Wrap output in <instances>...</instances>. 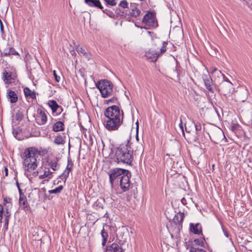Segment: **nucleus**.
<instances>
[{"label": "nucleus", "mask_w": 252, "mask_h": 252, "mask_svg": "<svg viewBox=\"0 0 252 252\" xmlns=\"http://www.w3.org/2000/svg\"><path fill=\"white\" fill-rule=\"evenodd\" d=\"M194 242L198 245L202 246L204 244V239H196L194 240Z\"/></svg>", "instance_id": "nucleus-43"}, {"label": "nucleus", "mask_w": 252, "mask_h": 252, "mask_svg": "<svg viewBox=\"0 0 252 252\" xmlns=\"http://www.w3.org/2000/svg\"><path fill=\"white\" fill-rule=\"evenodd\" d=\"M7 97L11 103H15L18 100L17 94L15 92L11 90L7 91Z\"/></svg>", "instance_id": "nucleus-24"}, {"label": "nucleus", "mask_w": 252, "mask_h": 252, "mask_svg": "<svg viewBox=\"0 0 252 252\" xmlns=\"http://www.w3.org/2000/svg\"><path fill=\"white\" fill-rule=\"evenodd\" d=\"M2 78L6 84L11 83L12 81L13 80V78L12 77L11 73L8 72L6 71L3 72Z\"/></svg>", "instance_id": "nucleus-29"}, {"label": "nucleus", "mask_w": 252, "mask_h": 252, "mask_svg": "<svg viewBox=\"0 0 252 252\" xmlns=\"http://www.w3.org/2000/svg\"><path fill=\"white\" fill-rule=\"evenodd\" d=\"M47 163L48 165L54 171H56L59 168L60 165L58 163V160L57 159H49L47 161Z\"/></svg>", "instance_id": "nucleus-27"}, {"label": "nucleus", "mask_w": 252, "mask_h": 252, "mask_svg": "<svg viewBox=\"0 0 252 252\" xmlns=\"http://www.w3.org/2000/svg\"><path fill=\"white\" fill-rule=\"evenodd\" d=\"M16 186H17V188H18V191H19V194H21V193H23V192H22V189H21V188H20V185H19V183H18V181H17V182H16Z\"/></svg>", "instance_id": "nucleus-47"}, {"label": "nucleus", "mask_w": 252, "mask_h": 252, "mask_svg": "<svg viewBox=\"0 0 252 252\" xmlns=\"http://www.w3.org/2000/svg\"><path fill=\"white\" fill-rule=\"evenodd\" d=\"M167 43L165 41L162 42V46L160 49V52H156L155 51L150 50L146 53V56L147 58L151 59L152 61H156L159 56L164 53L166 50V46Z\"/></svg>", "instance_id": "nucleus-7"}, {"label": "nucleus", "mask_w": 252, "mask_h": 252, "mask_svg": "<svg viewBox=\"0 0 252 252\" xmlns=\"http://www.w3.org/2000/svg\"><path fill=\"white\" fill-rule=\"evenodd\" d=\"M101 235L102 238V245L103 247H104L106 245L108 237L107 232L105 230L104 228H103L101 231Z\"/></svg>", "instance_id": "nucleus-31"}, {"label": "nucleus", "mask_w": 252, "mask_h": 252, "mask_svg": "<svg viewBox=\"0 0 252 252\" xmlns=\"http://www.w3.org/2000/svg\"><path fill=\"white\" fill-rule=\"evenodd\" d=\"M41 154V151L35 147H30L24 151L22 157L23 168L25 176L29 179L38 175L39 171L36 169L38 164L37 158Z\"/></svg>", "instance_id": "nucleus-1"}, {"label": "nucleus", "mask_w": 252, "mask_h": 252, "mask_svg": "<svg viewBox=\"0 0 252 252\" xmlns=\"http://www.w3.org/2000/svg\"><path fill=\"white\" fill-rule=\"evenodd\" d=\"M140 151H143V148L142 145H140Z\"/></svg>", "instance_id": "nucleus-55"}, {"label": "nucleus", "mask_w": 252, "mask_h": 252, "mask_svg": "<svg viewBox=\"0 0 252 252\" xmlns=\"http://www.w3.org/2000/svg\"><path fill=\"white\" fill-rule=\"evenodd\" d=\"M4 171H5V176H7L8 175V169L7 167L4 168Z\"/></svg>", "instance_id": "nucleus-52"}, {"label": "nucleus", "mask_w": 252, "mask_h": 252, "mask_svg": "<svg viewBox=\"0 0 252 252\" xmlns=\"http://www.w3.org/2000/svg\"><path fill=\"white\" fill-rule=\"evenodd\" d=\"M63 187L62 186H60L54 189L50 190L49 191V192L50 194H52V193L57 194V193H59L61 192V191L63 190Z\"/></svg>", "instance_id": "nucleus-35"}, {"label": "nucleus", "mask_w": 252, "mask_h": 252, "mask_svg": "<svg viewBox=\"0 0 252 252\" xmlns=\"http://www.w3.org/2000/svg\"><path fill=\"white\" fill-rule=\"evenodd\" d=\"M108 5L111 6L116 5L118 0H104Z\"/></svg>", "instance_id": "nucleus-40"}, {"label": "nucleus", "mask_w": 252, "mask_h": 252, "mask_svg": "<svg viewBox=\"0 0 252 252\" xmlns=\"http://www.w3.org/2000/svg\"><path fill=\"white\" fill-rule=\"evenodd\" d=\"M53 74H54V76L56 81L57 82H59L60 81V76H58L57 75L55 70H54L53 71Z\"/></svg>", "instance_id": "nucleus-45"}, {"label": "nucleus", "mask_w": 252, "mask_h": 252, "mask_svg": "<svg viewBox=\"0 0 252 252\" xmlns=\"http://www.w3.org/2000/svg\"><path fill=\"white\" fill-rule=\"evenodd\" d=\"M118 238L121 242L124 243L126 241L128 236V230L125 227L120 229L117 235Z\"/></svg>", "instance_id": "nucleus-14"}, {"label": "nucleus", "mask_w": 252, "mask_h": 252, "mask_svg": "<svg viewBox=\"0 0 252 252\" xmlns=\"http://www.w3.org/2000/svg\"><path fill=\"white\" fill-rule=\"evenodd\" d=\"M4 208L1 204H0V222L1 223L3 218V215H4Z\"/></svg>", "instance_id": "nucleus-42"}, {"label": "nucleus", "mask_w": 252, "mask_h": 252, "mask_svg": "<svg viewBox=\"0 0 252 252\" xmlns=\"http://www.w3.org/2000/svg\"><path fill=\"white\" fill-rule=\"evenodd\" d=\"M140 10L137 8L135 5H133L131 6L130 9L129 11V14L130 16L137 17L140 15Z\"/></svg>", "instance_id": "nucleus-26"}, {"label": "nucleus", "mask_w": 252, "mask_h": 252, "mask_svg": "<svg viewBox=\"0 0 252 252\" xmlns=\"http://www.w3.org/2000/svg\"><path fill=\"white\" fill-rule=\"evenodd\" d=\"M118 103V98L114 95H113V96L111 98L104 100V103L107 104L110 103L117 104Z\"/></svg>", "instance_id": "nucleus-33"}, {"label": "nucleus", "mask_w": 252, "mask_h": 252, "mask_svg": "<svg viewBox=\"0 0 252 252\" xmlns=\"http://www.w3.org/2000/svg\"><path fill=\"white\" fill-rule=\"evenodd\" d=\"M194 126L196 131V136L195 141L198 143L203 142V140L201 139V125L199 122L194 123Z\"/></svg>", "instance_id": "nucleus-16"}, {"label": "nucleus", "mask_w": 252, "mask_h": 252, "mask_svg": "<svg viewBox=\"0 0 252 252\" xmlns=\"http://www.w3.org/2000/svg\"><path fill=\"white\" fill-rule=\"evenodd\" d=\"M190 231L195 234H202V227L200 223H190Z\"/></svg>", "instance_id": "nucleus-22"}, {"label": "nucleus", "mask_w": 252, "mask_h": 252, "mask_svg": "<svg viewBox=\"0 0 252 252\" xmlns=\"http://www.w3.org/2000/svg\"><path fill=\"white\" fill-rule=\"evenodd\" d=\"M202 79L206 89L209 92L214 93V90L213 85V80L211 76L208 73L206 74L204 73L202 75Z\"/></svg>", "instance_id": "nucleus-10"}, {"label": "nucleus", "mask_w": 252, "mask_h": 252, "mask_svg": "<svg viewBox=\"0 0 252 252\" xmlns=\"http://www.w3.org/2000/svg\"><path fill=\"white\" fill-rule=\"evenodd\" d=\"M106 252H123V250L117 244L114 243L107 247Z\"/></svg>", "instance_id": "nucleus-19"}, {"label": "nucleus", "mask_w": 252, "mask_h": 252, "mask_svg": "<svg viewBox=\"0 0 252 252\" xmlns=\"http://www.w3.org/2000/svg\"><path fill=\"white\" fill-rule=\"evenodd\" d=\"M189 252H206V251L203 249L191 247L189 249Z\"/></svg>", "instance_id": "nucleus-38"}, {"label": "nucleus", "mask_w": 252, "mask_h": 252, "mask_svg": "<svg viewBox=\"0 0 252 252\" xmlns=\"http://www.w3.org/2000/svg\"><path fill=\"white\" fill-rule=\"evenodd\" d=\"M128 134H129V133H128ZM130 139V136H129V135H128V139H127V140H128L129 141Z\"/></svg>", "instance_id": "nucleus-58"}, {"label": "nucleus", "mask_w": 252, "mask_h": 252, "mask_svg": "<svg viewBox=\"0 0 252 252\" xmlns=\"http://www.w3.org/2000/svg\"><path fill=\"white\" fill-rule=\"evenodd\" d=\"M4 216L5 217L4 219V226L5 227L6 229H7L8 228V221H9V218L10 216V212H8V214H6V212H4Z\"/></svg>", "instance_id": "nucleus-34"}, {"label": "nucleus", "mask_w": 252, "mask_h": 252, "mask_svg": "<svg viewBox=\"0 0 252 252\" xmlns=\"http://www.w3.org/2000/svg\"><path fill=\"white\" fill-rule=\"evenodd\" d=\"M131 143L127 140L126 145H121L116 150L115 155V160L118 163H124L131 164L133 160V150L131 147Z\"/></svg>", "instance_id": "nucleus-3"}, {"label": "nucleus", "mask_w": 252, "mask_h": 252, "mask_svg": "<svg viewBox=\"0 0 252 252\" xmlns=\"http://www.w3.org/2000/svg\"><path fill=\"white\" fill-rule=\"evenodd\" d=\"M119 6L121 7L124 9V10L126 11V9H128V2L126 0H123L120 1V2L119 4Z\"/></svg>", "instance_id": "nucleus-36"}, {"label": "nucleus", "mask_w": 252, "mask_h": 252, "mask_svg": "<svg viewBox=\"0 0 252 252\" xmlns=\"http://www.w3.org/2000/svg\"><path fill=\"white\" fill-rule=\"evenodd\" d=\"M147 33L148 34V35H149L150 36L151 35V32H147Z\"/></svg>", "instance_id": "nucleus-57"}, {"label": "nucleus", "mask_w": 252, "mask_h": 252, "mask_svg": "<svg viewBox=\"0 0 252 252\" xmlns=\"http://www.w3.org/2000/svg\"><path fill=\"white\" fill-rule=\"evenodd\" d=\"M63 109L61 106H58L57 107V110L56 111V114L59 115L60 114L63 112Z\"/></svg>", "instance_id": "nucleus-44"}, {"label": "nucleus", "mask_w": 252, "mask_h": 252, "mask_svg": "<svg viewBox=\"0 0 252 252\" xmlns=\"http://www.w3.org/2000/svg\"><path fill=\"white\" fill-rule=\"evenodd\" d=\"M1 54L4 57L10 56L11 55L19 56V53L15 51V49L9 46H7L4 48L2 51H1Z\"/></svg>", "instance_id": "nucleus-13"}, {"label": "nucleus", "mask_w": 252, "mask_h": 252, "mask_svg": "<svg viewBox=\"0 0 252 252\" xmlns=\"http://www.w3.org/2000/svg\"><path fill=\"white\" fill-rule=\"evenodd\" d=\"M37 196V194L33 193L30 192L29 193L28 197L30 200H32V202H34L35 200H36V197Z\"/></svg>", "instance_id": "nucleus-41"}, {"label": "nucleus", "mask_w": 252, "mask_h": 252, "mask_svg": "<svg viewBox=\"0 0 252 252\" xmlns=\"http://www.w3.org/2000/svg\"><path fill=\"white\" fill-rule=\"evenodd\" d=\"M125 173H128V171L121 168H115L111 170L109 173V181L111 185L114 184H118L121 177Z\"/></svg>", "instance_id": "nucleus-5"}, {"label": "nucleus", "mask_w": 252, "mask_h": 252, "mask_svg": "<svg viewBox=\"0 0 252 252\" xmlns=\"http://www.w3.org/2000/svg\"><path fill=\"white\" fill-rule=\"evenodd\" d=\"M0 32L2 33H4V27L2 23L1 20L0 19Z\"/></svg>", "instance_id": "nucleus-46"}, {"label": "nucleus", "mask_w": 252, "mask_h": 252, "mask_svg": "<svg viewBox=\"0 0 252 252\" xmlns=\"http://www.w3.org/2000/svg\"><path fill=\"white\" fill-rule=\"evenodd\" d=\"M49 107L51 108L53 113L56 112L57 107L59 106L57 102L55 100H50L48 103Z\"/></svg>", "instance_id": "nucleus-32"}, {"label": "nucleus", "mask_w": 252, "mask_h": 252, "mask_svg": "<svg viewBox=\"0 0 252 252\" xmlns=\"http://www.w3.org/2000/svg\"><path fill=\"white\" fill-rule=\"evenodd\" d=\"M23 118V115L21 112L18 111V112H16L15 116V118L17 121H20L22 120Z\"/></svg>", "instance_id": "nucleus-39"}, {"label": "nucleus", "mask_w": 252, "mask_h": 252, "mask_svg": "<svg viewBox=\"0 0 252 252\" xmlns=\"http://www.w3.org/2000/svg\"><path fill=\"white\" fill-rule=\"evenodd\" d=\"M216 74L219 77L222 76L223 78H224L225 77V75L220 70H218Z\"/></svg>", "instance_id": "nucleus-48"}, {"label": "nucleus", "mask_w": 252, "mask_h": 252, "mask_svg": "<svg viewBox=\"0 0 252 252\" xmlns=\"http://www.w3.org/2000/svg\"><path fill=\"white\" fill-rule=\"evenodd\" d=\"M224 234L227 237H228V234L226 232H225Z\"/></svg>", "instance_id": "nucleus-56"}, {"label": "nucleus", "mask_w": 252, "mask_h": 252, "mask_svg": "<svg viewBox=\"0 0 252 252\" xmlns=\"http://www.w3.org/2000/svg\"><path fill=\"white\" fill-rule=\"evenodd\" d=\"M65 137L64 135L58 134L55 136L54 142L57 145H63L65 143Z\"/></svg>", "instance_id": "nucleus-25"}, {"label": "nucleus", "mask_w": 252, "mask_h": 252, "mask_svg": "<svg viewBox=\"0 0 252 252\" xmlns=\"http://www.w3.org/2000/svg\"><path fill=\"white\" fill-rule=\"evenodd\" d=\"M218 70L216 68H212L211 69L212 73H216L217 72Z\"/></svg>", "instance_id": "nucleus-49"}, {"label": "nucleus", "mask_w": 252, "mask_h": 252, "mask_svg": "<svg viewBox=\"0 0 252 252\" xmlns=\"http://www.w3.org/2000/svg\"><path fill=\"white\" fill-rule=\"evenodd\" d=\"M64 129L63 123L58 121L55 123L53 126V130L55 132H59L63 130Z\"/></svg>", "instance_id": "nucleus-28"}, {"label": "nucleus", "mask_w": 252, "mask_h": 252, "mask_svg": "<svg viewBox=\"0 0 252 252\" xmlns=\"http://www.w3.org/2000/svg\"><path fill=\"white\" fill-rule=\"evenodd\" d=\"M136 124L137 125L136 131H137V133H138V122H136ZM136 139H137V140H138V135L137 134V136H136Z\"/></svg>", "instance_id": "nucleus-51"}, {"label": "nucleus", "mask_w": 252, "mask_h": 252, "mask_svg": "<svg viewBox=\"0 0 252 252\" xmlns=\"http://www.w3.org/2000/svg\"><path fill=\"white\" fill-rule=\"evenodd\" d=\"M106 119L104 125L108 131L118 130L123 122V112L118 106L114 105L108 107L104 112Z\"/></svg>", "instance_id": "nucleus-2"}, {"label": "nucleus", "mask_w": 252, "mask_h": 252, "mask_svg": "<svg viewBox=\"0 0 252 252\" xmlns=\"http://www.w3.org/2000/svg\"><path fill=\"white\" fill-rule=\"evenodd\" d=\"M224 137L223 132L220 129L217 131H214L212 132L211 135H210V137L215 143H218L222 139V137Z\"/></svg>", "instance_id": "nucleus-11"}, {"label": "nucleus", "mask_w": 252, "mask_h": 252, "mask_svg": "<svg viewBox=\"0 0 252 252\" xmlns=\"http://www.w3.org/2000/svg\"><path fill=\"white\" fill-rule=\"evenodd\" d=\"M224 80L225 81L227 82V83H228V82H230V81H229L227 79V78L226 77H225V76L224 77V78H223Z\"/></svg>", "instance_id": "nucleus-54"}, {"label": "nucleus", "mask_w": 252, "mask_h": 252, "mask_svg": "<svg viewBox=\"0 0 252 252\" xmlns=\"http://www.w3.org/2000/svg\"><path fill=\"white\" fill-rule=\"evenodd\" d=\"M24 93L26 97H30L32 99L36 98L35 92L31 91L29 88H25L24 89Z\"/></svg>", "instance_id": "nucleus-30"}, {"label": "nucleus", "mask_w": 252, "mask_h": 252, "mask_svg": "<svg viewBox=\"0 0 252 252\" xmlns=\"http://www.w3.org/2000/svg\"><path fill=\"white\" fill-rule=\"evenodd\" d=\"M248 249H252V248H248Z\"/></svg>", "instance_id": "nucleus-60"}, {"label": "nucleus", "mask_w": 252, "mask_h": 252, "mask_svg": "<svg viewBox=\"0 0 252 252\" xmlns=\"http://www.w3.org/2000/svg\"><path fill=\"white\" fill-rule=\"evenodd\" d=\"M181 202L184 205H185L186 204V200L185 198H183L181 199Z\"/></svg>", "instance_id": "nucleus-50"}, {"label": "nucleus", "mask_w": 252, "mask_h": 252, "mask_svg": "<svg viewBox=\"0 0 252 252\" xmlns=\"http://www.w3.org/2000/svg\"><path fill=\"white\" fill-rule=\"evenodd\" d=\"M19 205L20 207L24 211H27L28 209V203L26 196L24 193L19 194Z\"/></svg>", "instance_id": "nucleus-15"}, {"label": "nucleus", "mask_w": 252, "mask_h": 252, "mask_svg": "<svg viewBox=\"0 0 252 252\" xmlns=\"http://www.w3.org/2000/svg\"><path fill=\"white\" fill-rule=\"evenodd\" d=\"M96 86L99 89L102 97L107 98L114 95V86L110 81L101 80L96 84Z\"/></svg>", "instance_id": "nucleus-4"}, {"label": "nucleus", "mask_w": 252, "mask_h": 252, "mask_svg": "<svg viewBox=\"0 0 252 252\" xmlns=\"http://www.w3.org/2000/svg\"><path fill=\"white\" fill-rule=\"evenodd\" d=\"M38 178L39 179H43L47 178L48 179H51L52 177L53 172H51L49 167H44L43 174H41L40 171Z\"/></svg>", "instance_id": "nucleus-20"}, {"label": "nucleus", "mask_w": 252, "mask_h": 252, "mask_svg": "<svg viewBox=\"0 0 252 252\" xmlns=\"http://www.w3.org/2000/svg\"><path fill=\"white\" fill-rule=\"evenodd\" d=\"M72 163L71 160L68 159L67 167L61 175V178L62 180H64V182L66 180L67 178L69 176L70 171L72 170Z\"/></svg>", "instance_id": "nucleus-17"}, {"label": "nucleus", "mask_w": 252, "mask_h": 252, "mask_svg": "<svg viewBox=\"0 0 252 252\" xmlns=\"http://www.w3.org/2000/svg\"><path fill=\"white\" fill-rule=\"evenodd\" d=\"M232 88L233 85L231 82L223 83L221 85V90L223 94L226 95L231 93Z\"/></svg>", "instance_id": "nucleus-18"}, {"label": "nucleus", "mask_w": 252, "mask_h": 252, "mask_svg": "<svg viewBox=\"0 0 252 252\" xmlns=\"http://www.w3.org/2000/svg\"><path fill=\"white\" fill-rule=\"evenodd\" d=\"M76 50L79 54H81L86 56V57H88V53L85 52V49L82 47H78L77 48H76Z\"/></svg>", "instance_id": "nucleus-37"}, {"label": "nucleus", "mask_w": 252, "mask_h": 252, "mask_svg": "<svg viewBox=\"0 0 252 252\" xmlns=\"http://www.w3.org/2000/svg\"><path fill=\"white\" fill-rule=\"evenodd\" d=\"M85 3L91 7H95L100 9L103 8L99 0H85Z\"/></svg>", "instance_id": "nucleus-23"}, {"label": "nucleus", "mask_w": 252, "mask_h": 252, "mask_svg": "<svg viewBox=\"0 0 252 252\" xmlns=\"http://www.w3.org/2000/svg\"><path fill=\"white\" fill-rule=\"evenodd\" d=\"M47 120L46 111L45 110L38 109L35 117L37 124L39 125H43L46 124Z\"/></svg>", "instance_id": "nucleus-8"}, {"label": "nucleus", "mask_w": 252, "mask_h": 252, "mask_svg": "<svg viewBox=\"0 0 252 252\" xmlns=\"http://www.w3.org/2000/svg\"><path fill=\"white\" fill-rule=\"evenodd\" d=\"M2 197L3 199V208L4 212H6V214H8V212H10L12 208V199L8 196H5L3 194L2 195Z\"/></svg>", "instance_id": "nucleus-12"}, {"label": "nucleus", "mask_w": 252, "mask_h": 252, "mask_svg": "<svg viewBox=\"0 0 252 252\" xmlns=\"http://www.w3.org/2000/svg\"><path fill=\"white\" fill-rule=\"evenodd\" d=\"M249 251L252 252V249H248Z\"/></svg>", "instance_id": "nucleus-59"}, {"label": "nucleus", "mask_w": 252, "mask_h": 252, "mask_svg": "<svg viewBox=\"0 0 252 252\" xmlns=\"http://www.w3.org/2000/svg\"><path fill=\"white\" fill-rule=\"evenodd\" d=\"M180 128L182 129V130L183 132H184L183 126V125H182V122H181V124H180Z\"/></svg>", "instance_id": "nucleus-53"}, {"label": "nucleus", "mask_w": 252, "mask_h": 252, "mask_svg": "<svg viewBox=\"0 0 252 252\" xmlns=\"http://www.w3.org/2000/svg\"><path fill=\"white\" fill-rule=\"evenodd\" d=\"M128 174L125 173L119 181L121 188L124 191H127L130 187V183Z\"/></svg>", "instance_id": "nucleus-9"}, {"label": "nucleus", "mask_w": 252, "mask_h": 252, "mask_svg": "<svg viewBox=\"0 0 252 252\" xmlns=\"http://www.w3.org/2000/svg\"><path fill=\"white\" fill-rule=\"evenodd\" d=\"M185 217L184 213L179 212L175 215L173 218V221L176 225H179V227H182V224Z\"/></svg>", "instance_id": "nucleus-21"}, {"label": "nucleus", "mask_w": 252, "mask_h": 252, "mask_svg": "<svg viewBox=\"0 0 252 252\" xmlns=\"http://www.w3.org/2000/svg\"><path fill=\"white\" fill-rule=\"evenodd\" d=\"M142 23L146 26L156 28L158 26V23L154 12L148 11L144 16Z\"/></svg>", "instance_id": "nucleus-6"}]
</instances>
